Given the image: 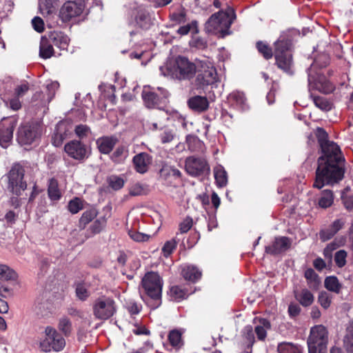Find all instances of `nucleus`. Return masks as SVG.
Here are the masks:
<instances>
[{"label":"nucleus","instance_id":"3c124183","mask_svg":"<svg viewBox=\"0 0 353 353\" xmlns=\"http://www.w3.org/2000/svg\"><path fill=\"white\" fill-rule=\"evenodd\" d=\"M256 48L265 59H269L272 57L273 54L272 49L268 44L262 41H258L256 43Z\"/></svg>","mask_w":353,"mask_h":353},{"label":"nucleus","instance_id":"79ce46f5","mask_svg":"<svg viewBox=\"0 0 353 353\" xmlns=\"http://www.w3.org/2000/svg\"><path fill=\"white\" fill-rule=\"evenodd\" d=\"M168 340L170 345L176 349H179L183 345L181 333L179 330L170 331L168 334Z\"/></svg>","mask_w":353,"mask_h":353},{"label":"nucleus","instance_id":"f8f14e48","mask_svg":"<svg viewBox=\"0 0 353 353\" xmlns=\"http://www.w3.org/2000/svg\"><path fill=\"white\" fill-rule=\"evenodd\" d=\"M185 167L186 172L193 176L201 175L210 170L209 165L204 159L194 157L186 159Z\"/></svg>","mask_w":353,"mask_h":353},{"label":"nucleus","instance_id":"c756f323","mask_svg":"<svg viewBox=\"0 0 353 353\" xmlns=\"http://www.w3.org/2000/svg\"><path fill=\"white\" fill-rule=\"evenodd\" d=\"M345 243V237H341L335 239L334 241L327 244L323 250L324 256L327 259H331L332 257V252L338 248L344 245Z\"/></svg>","mask_w":353,"mask_h":353},{"label":"nucleus","instance_id":"c9c22d12","mask_svg":"<svg viewBox=\"0 0 353 353\" xmlns=\"http://www.w3.org/2000/svg\"><path fill=\"white\" fill-rule=\"evenodd\" d=\"M343 347L347 353H353V323L347 327L343 339Z\"/></svg>","mask_w":353,"mask_h":353},{"label":"nucleus","instance_id":"7ed1b4c3","mask_svg":"<svg viewBox=\"0 0 353 353\" xmlns=\"http://www.w3.org/2000/svg\"><path fill=\"white\" fill-rule=\"evenodd\" d=\"M196 77L195 85L197 88H204L217 81V73L215 68L208 61H197Z\"/></svg>","mask_w":353,"mask_h":353},{"label":"nucleus","instance_id":"1a4fd4ad","mask_svg":"<svg viewBox=\"0 0 353 353\" xmlns=\"http://www.w3.org/2000/svg\"><path fill=\"white\" fill-rule=\"evenodd\" d=\"M25 170L19 163H14L8 172V188L13 194L19 195L27 188V184L23 181Z\"/></svg>","mask_w":353,"mask_h":353},{"label":"nucleus","instance_id":"0eeeda50","mask_svg":"<svg viewBox=\"0 0 353 353\" xmlns=\"http://www.w3.org/2000/svg\"><path fill=\"white\" fill-rule=\"evenodd\" d=\"M142 288L145 294L152 299L159 301L161 297L163 281L158 273L149 272L141 281Z\"/></svg>","mask_w":353,"mask_h":353},{"label":"nucleus","instance_id":"2f4dec72","mask_svg":"<svg viewBox=\"0 0 353 353\" xmlns=\"http://www.w3.org/2000/svg\"><path fill=\"white\" fill-rule=\"evenodd\" d=\"M48 194L52 201H58L61 197V193L59 188L58 181L52 178L48 182Z\"/></svg>","mask_w":353,"mask_h":353},{"label":"nucleus","instance_id":"f704fd0d","mask_svg":"<svg viewBox=\"0 0 353 353\" xmlns=\"http://www.w3.org/2000/svg\"><path fill=\"white\" fill-rule=\"evenodd\" d=\"M277 351L279 353H303V347L287 342L279 343L277 347Z\"/></svg>","mask_w":353,"mask_h":353},{"label":"nucleus","instance_id":"cd10ccee","mask_svg":"<svg viewBox=\"0 0 353 353\" xmlns=\"http://www.w3.org/2000/svg\"><path fill=\"white\" fill-rule=\"evenodd\" d=\"M160 177L164 180L171 178L178 179L181 176V172L175 167L163 163L159 171Z\"/></svg>","mask_w":353,"mask_h":353},{"label":"nucleus","instance_id":"ea45409f","mask_svg":"<svg viewBox=\"0 0 353 353\" xmlns=\"http://www.w3.org/2000/svg\"><path fill=\"white\" fill-rule=\"evenodd\" d=\"M334 201L333 193L331 190H325L321 193V196L319 200V205L322 208L330 207Z\"/></svg>","mask_w":353,"mask_h":353},{"label":"nucleus","instance_id":"8fccbe9b","mask_svg":"<svg viewBox=\"0 0 353 353\" xmlns=\"http://www.w3.org/2000/svg\"><path fill=\"white\" fill-rule=\"evenodd\" d=\"M332 296L327 292H321L318 296V303L324 309H327L332 303Z\"/></svg>","mask_w":353,"mask_h":353},{"label":"nucleus","instance_id":"13d9d810","mask_svg":"<svg viewBox=\"0 0 353 353\" xmlns=\"http://www.w3.org/2000/svg\"><path fill=\"white\" fill-rule=\"evenodd\" d=\"M6 107L10 108L14 111H17L21 108V103L19 98L14 96L13 97L7 100H3Z\"/></svg>","mask_w":353,"mask_h":353},{"label":"nucleus","instance_id":"de8ad7c7","mask_svg":"<svg viewBox=\"0 0 353 353\" xmlns=\"http://www.w3.org/2000/svg\"><path fill=\"white\" fill-rule=\"evenodd\" d=\"M108 184L110 188L114 190H118L122 188L124 185L125 181L121 176L112 175L108 179Z\"/></svg>","mask_w":353,"mask_h":353},{"label":"nucleus","instance_id":"7c9ffc66","mask_svg":"<svg viewBox=\"0 0 353 353\" xmlns=\"http://www.w3.org/2000/svg\"><path fill=\"white\" fill-rule=\"evenodd\" d=\"M214 175L216 183L219 187H224L228 183V174L224 168L218 165L214 168Z\"/></svg>","mask_w":353,"mask_h":353},{"label":"nucleus","instance_id":"2eb2a0df","mask_svg":"<svg viewBox=\"0 0 353 353\" xmlns=\"http://www.w3.org/2000/svg\"><path fill=\"white\" fill-rule=\"evenodd\" d=\"M39 135V127L36 125H24L19 128L17 134L21 144H31Z\"/></svg>","mask_w":353,"mask_h":353},{"label":"nucleus","instance_id":"58836bf2","mask_svg":"<svg viewBox=\"0 0 353 353\" xmlns=\"http://www.w3.org/2000/svg\"><path fill=\"white\" fill-rule=\"evenodd\" d=\"M312 101L318 108L323 111H330L332 108V103L326 98L311 94Z\"/></svg>","mask_w":353,"mask_h":353},{"label":"nucleus","instance_id":"f257e3e1","mask_svg":"<svg viewBox=\"0 0 353 353\" xmlns=\"http://www.w3.org/2000/svg\"><path fill=\"white\" fill-rule=\"evenodd\" d=\"M317 137L323 154L318 159L313 187L321 189L325 185H332L343 179L344 158L339 145L327 140V134L323 128L317 129Z\"/></svg>","mask_w":353,"mask_h":353},{"label":"nucleus","instance_id":"aec40b11","mask_svg":"<svg viewBox=\"0 0 353 353\" xmlns=\"http://www.w3.org/2000/svg\"><path fill=\"white\" fill-rule=\"evenodd\" d=\"M48 39L54 46L59 48L61 50H67L70 39L62 32L53 31L48 34Z\"/></svg>","mask_w":353,"mask_h":353},{"label":"nucleus","instance_id":"39448f33","mask_svg":"<svg viewBox=\"0 0 353 353\" xmlns=\"http://www.w3.org/2000/svg\"><path fill=\"white\" fill-rule=\"evenodd\" d=\"M197 61L192 63L185 57H178L171 71L172 77L180 81L192 79L196 73Z\"/></svg>","mask_w":353,"mask_h":353},{"label":"nucleus","instance_id":"49530a36","mask_svg":"<svg viewBox=\"0 0 353 353\" xmlns=\"http://www.w3.org/2000/svg\"><path fill=\"white\" fill-rule=\"evenodd\" d=\"M170 296L176 301H180L187 296V292L178 285L172 286L170 288Z\"/></svg>","mask_w":353,"mask_h":353},{"label":"nucleus","instance_id":"ddd939ff","mask_svg":"<svg viewBox=\"0 0 353 353\" xmlns=\"http://www.w3.org/2000/svg\"><path fill=\"white\" fill-rule=\"evenodd\" d=\"M308 83L310 89L316 90L323 94H330L335 88L334 85L325 76L322 74H317L316 77L314 78L309 74Z\"/></svg>","mask_w":353,"mask_h":353},{"label":"nucleus","instance_id":"393cba45","mask_svg":"<svg viewBox=\"0 0 353 353\" xmlns=\"http://www.w3.org/2000/svg\"><path fill=\"white\" fill-rule=\"evenodd\" d=\"M54 54L53 43L50 41L48 37H42L39 46L40 57L47 59Z\"/></svg>","mask_w":353,"mask_h":353},{"label":"nucleus","instance_id":"6e6552de","mask_svg":"<svg viewBox=\"0 0 353 353\" xmlns=\"http://www.w3.org/2000/svg\"><path fill=\"white\" fill-rule=\"evenodd\" d=\"M141 97L145 106L148 108H157L163 103L168 97L167 90L158 88L155 91L150 86H144Z\"/></svg>","mask_w":353,"mask_h":353},{"label":"nucleus","instance_id":"20e7f679","mask_svg":"<svg viewBox=\"0 0 353 353\" xmlns=\"http://www.w3.org/2000/svg\"><path fill=\"white\" fill-rule=\"evenodd\" d=\"M274 56L277 66L288 74H293L292 54L289 52V43L284 40H279L274 43Z\"/></svg>","mask_w":353,"mask_h":353},{"label":"nucleus","instance_id":"72a5a7b5","mask_svg":"<svg viewBox=\"0 0 353 353\" xmlns=\"http://www.w3.org/2000/svg\"><path fill=\"white\" fill-rule=\"evenodd\" d=\"M271 324L266 319H261L259 320V325L255 327L254 331L256 334L257 338L259 340H264L267 336V330L270 329Z\"/></svg>","mask_w":353,"mask_h":353},{"label":"nucleus","instance_id":"f03ea898","mask_svg":"<svg viewBox=\"0 0 353 353\" xmlns=\"http://www.w3.org/2000/svg\"><path fill=\"white\" fill-rule=\"evenodd\" d=\"M236 19L234 10L228 6L225 10L213 14L205 24V30L209 33L221 32L223 35L229 34L231 25Z\"/></svg>","mask_w":353,"mask_h":353},{"label":"nucleus","instance_id":"69168bd1","mask_svg":"<svg viewBox=\"0 0 353 353\" xmlns=\"http://www.w3.org/2000/svg\"><path fill=\"white\" fill-rule=\"evenodd\" d=\"M192 223L193 221L192 218L189 216L186 217L179 225L180 232L181 233H186L188 232L192 226Z\"/></svg>","mask_w":353,"mask_h":353},{"label":"nucleus","instance_id":"6ab92c4d","mask_svg":"<svg viewBox=\"0 0 353 353\" xmlns=\"http://www.w3.org/2000/svg\"><path fill=\"white\" fill-rule=\"evenodd\" d=\"M292 241L286 236L276 237L272 244L265 247V252L272 255L279 254L290 248Z\"/></svg>","mask_w":353,"mask_h":353},{"label":"nucleus","instance_id":"412c9836","mask_svg":"<svg viewBox=\"0 0 353 353\" xmlns=\"http://www.w3.org/2000/svg\"><path fill=\"white\" fill-rule=\"evenodd\" d=\"M117 141L114 137H103L97 140V145L101 153L107 154L112 150Z\"/></svg>","mask_w":353,"mask_h":353},{"label":"nucleus","instance_id":"9b49d317","mask_svg":"<svg viewBox=\"0 0 353 353\" xmlns=\"http://www.w3.org/2000/svg\"><path fill=\"white\" fill-rule=\"evenodd\" d=\"M329 336L327 328L323 325L312 327L307 340V347H327Z\"/></svg>","mask_w":353,"mask_h":353},{"label":"nucleus","instance_id":"0e129e2a","mask_svg":"<svg viewBox=\"0 0 353 353\" xmlns=\"http://www.w3.org/2000/svg\"><path fill=\"white\" fill-rule=\"evenodd\" d=\"M74 131L79 138L83 139L87 137L90 132V128L85 125H79L75 127Z\"/></svg>","mask_w":353,"mask_h":353},{"label":"nucleus","instance_id":"bf43d9fd","mask_svg":"<svg viewBox=\"0 0 353 353\" xmlns=\"http://www.w3.org/2000/svg\"><path fill=\"white\" fill-rule=\"evenodd\" d=\"M243 336L248 343L249 347H252L255 341L252 327L250 325L245 326L243 329Z\"/></svg>","mask_w":353,"mask_h":353},{"label":"nucleus","instance_id":"5701e85b","mask_svg":"<svg viewBox=\"0 0 353 353\" xmlns=\"http://www.w3.org/2000/svg\"><path fill=\"white\" fill-rule=\"evenodd\" d=\"M228 99L232 106L240 110L243 111L248 108L247 99L243 92L234 91L229 95Z\"/></svg>","mask_w":353,"mask_h":353},{"label":"nucleus","instance_id":"4be33fe9","mask_svg":"<svg viewBox=\"0 0 353 353\" xmlns=\"http://www.w3.org/2000/svg\"><path fill=\"white\" fill-rule=\"evenodd\" d=\"M188 106L194 111L201 112L205 111L209 106V102L205 97L194 96L188 101Z\"/></svg>","mask_w":353,"mask_h":353},{"label":"nucleus","instance_id":"864d4df0","mask_svg":"<svg viewBox=\"0 0 353 353\" xmlns=\"http://www.w3.org/2000/svg\"><path fill=\"white\" fill-rule=\"evenodd\" d=\"M136 23L141 28H148L149 26L148 14L144 11H139L136 16Z\"/></svg>","mask_w":353,"mask_h":353},{"label":"nucleus","instance_id":"c85d7f7f","mask_svg":"<svg viewBox=\"0 0 353 353\" xmlns=\"http://www.w3.org/2000/svg\"><path fill=\"white\" fill-rule=\"evenodd\" d=\"M305 277L307 279L309 287L314 290H317L321 285V279L318 274L312 268H308L305 272Z\"/></svg>","mask_w":353,"mask_h":353},{"label":"nucleus","instance_id":"e2e57ef3","mask_svg":"<svg viewBox=\"0 0 353 353\" xmlns=\"http://www.w3.org/2000/svg\"><path fill=\"white\" fill-rule=\"evenodd\" d=\"M171 21L175 24H184L187 21L186 14L183 10L179 12H174L170 16Z\"/></svg>","mask_w":353,"mask_h":353},{"label":"nucleus","instance_id":"603ef678","mask_svg":"<svg viewBox=\"0 0 353 353\" xmlns=\"http://www.w3.org/2000/svg\"><path fill=\"white\" fill-rule=\"evenodd\" d=\"M15 272L8 266L0 264V279L3 280H10L14 279Z\"/></svg>","mask_w":353,"mask_h":353},{"label":"nucleus","instance_id":"423d86ee","mask_svg":"<svg viewBox=\"0 0 353 353\" xmlns=\"http://www.w3.org/2000/svg\"><path fill=\"white\" fill-rule=\"evenodd\" d=\"M117 312L115 301L110 297L102 296L96 299L92 304L93 315L99 320H108Z\"/></svg>","mask_w":353,"mask_h":353},{"label":"nucleus","instance_id":"052dcab7","mask_svg":"<svg viewBox=\"0 0 353 353\" xmlns=\"http://www.w3.org/2000/svg\"><path fill=\"white\" fill-rule=\"evenodd\" d=\"M176 245L177 243L174 239H171L165 242L162 248V252L163 253L164 256H169L176 248Z\"/></svg>","mask_w":353,"mask_h":353},{"label":"nucleus","instance_id":"6e6d98bb","mask_svg":"<svg viewBox=\"0 0 353 353\" xmlns=\"http://www.w3.org/2000/svg\"><path fill=\"white\" fill-rule=\"evenodd\" d=\"M68 208L71 213L77 214L83 209V201L79 198L76 197L70 201Z\"/></svg>","mask_w":353,"mask_h":353},{"label":"nucleus","instance_id":"bb28decb","mask_svg":"<svg viewBox=\"0 0 353 353\" xmlns=\"http://www.w3.org/2000/svg\"><path fill=\"white\" fill-rule=\"evenodd\" d=\"M181 274L185 280L195 282L201 278V272L196 266L188 265L182 268Z\"/></svg>","mask_w":353,"mask_h":353},{"label":"nucleus","instance_id":"9d476101","mask_svg":"<svg viewBox=\"0 0 353 353\" xmlns=\"http://www.w3.org/2000/svg\"><path fill=\"white\" fill-rule=\"evenodd\" d=\"M46 339L41 342V347L45 352L53 350L56 352L61 351L65 345V341L55 329L48 326L45 330Z\"/></svg>","mask_w":353,"mask_h":353},{"label":"nucleus","instance_id":"37998d69","mask_svg":"<svg viewBox=\"0 0 353 353\" xmlns=\"http://www.w3.org/2000/svg\"><path fill=\"white\" fill-rule=\"evenodd\" d=\"M58 329L65 335L69 336L72 330V322L67 316H62L59 320Z\"/></svg>","mask_w":353,"mask_h":353},{"label":"nucleus","instance_id":"680f3d73","mask_svg":"<svg viewBox=\"0 0 353 353\" xmlns=\"http://www.w3.org/2000/svg\"><path fill=\"white\" fill-rule=\"evenodd\" d=\"M128 234L130 238L137 242H145L148 241L150 236L135 230H130Z\"/></svg>","mask_w":353,"mask_h":353},{"label":"nucleus","instance_id":"473e14b6","mask_svg":"<svg viewBox=\"0 0 353 353\" xmlns=\"http://www.w3.org/2000/svg\"><path fill=\"white\" fill-rule=\"evenodd\" d=\"M97 214L98 212L94 208L85 211L79 221V228L80 230H84L85 226L97 216Z\"/></svg>","mask_w":353,"mask_h":353},{"label":"nucleus","instance_id":"a211bd4d","mask_svg":"<svg viewBox=\"0 0 353 353\" xmlns=\"http://www.w3.org/2000/svg\"><path fill=\"white\" fill-rule=\"evenodd\" d=\"M83 12V6L81 3L74 1L65 2L61 8L60 16L63 21H70Z\"/></svg>","mask_w":353,"mask_h":353},{"label":"nucleus","instance_id":"4c0bfd02","mask_svg":"<svg viewBox=\"0 0 353 353\" xmlns=\"http://www.w3.org/2000/svg\"><path fill=\"white\" fill-rule=\"evenodd\" d=\"M325 288L331 292L339 294L341 289V285L340 284L337 277L334 276H330L326 277L324 281Z\"/></svg>","mask_w":353,"mask_h":353},{"label":"nucleus","instance_id":"a878e982","mask_svg":"<svg viewBox=\"0 0 353 353\" xmlns=\"http://www.w3.org/2000/svg\"><path fill=\"white\" fill-rule=\"evenodd\" d=\"M50 303L47 300L37 299L33 306V312L39 317L47 316L50 313Z\"/></svg>","mask_w":353,"mask_h":353},{"label":"nucleus","instance_id":"4468645a","mask_svg":"<svg viewBox=\"0 0 353 353\" xmlns=\"http://www.w3.org/2000/svg\"><path fill=\"white\" fill-rule=\"evenodd\" d=\"M16 122L13 119H3L0 122V145L8 148L13 136Z\"/></svg>","mask_w":353,"mask_h":353},{"label":"nucleus","instance_id":"e433bc0d","mask_svg":"<svg viewBox=\"0 0 353 353\" xmlns=\"http://www.w3.org/2000/svg\"><path fill=\"white\" fill-rule=\"evenodd\" d=\"M75 293L77 298L82 301H86L90 296L89 285L85 283H77L75 288Z\"/></svg>","mask_w":353,"mask_h":353},{"label":"nucleus","instance_id":"dca6fc26","mask_svg":"<svg viewBox=\"0 0 353 353\" xmlns=\"http://www.w3.org/2000/svg\"><path fill=\"white\" fill-rule=\"evenodd\" d=\"M152 161V157L145 152H140L132 158L133 168L137 172L141 174H144L149 171Z\"/></svg>","mask_w":353,"mask_h":353},{"label":"nucleus","instance_id":"b1692460","mask_svg":"<svg viewBox=\"0 0 353 353\" xmlns=\"http://www.w3.org/2000/svg\"><path fill=\"white\" fill-rule=\"evenodd\" d=\"M294 297L303 307L311 305L314 300L313 294L307 288L302 289L299 292L294 291Z\"/></svg>","mask_w":353,"mask_h":353},{"label":"nucleus","instance_id":"a18cd8bd","mask_svg":"<svg viewBox=\"0 0 353 353\" xmlns=\"http://www.w3.org/2000/svg\"><path fill=\"white\" fill-rule=\"evenodd\" d=\"M128 156V150L123 146L118 147L111 155V159L117 163H122Z\"/></svg>","mask_w":353,"mask_h":353},{"label":"nucleus","instance_id":"a19ab883","mask_svg":"<svg viewBox=\"0 0 353 353\" xmlns=\"http://www.w3.org/2000/svg\"><path fill=\"white\" fill-rule=\"evenodd\" d=\"M176 32L180 35H186L189 32L197 34L199 32L198 23L196 21H192L191 23L181 26L177 30Z\"/></svg>","mask_w":353,"mask_h":353},{"label":"nucleus","instance_id":"338daca9","mask_svg":"<svg viewBox=\"0 0 353 353\" xmlns=\"http://www.w3.org/2000/svg\"><path fill=\"white\" fill-rule=\"evenodd\" d=\"M335 232L330 228L323 230L320 232L319 236L322 241H326L332 239L334 235Z\"/></svg>","mask_w":353,"mask_h":353},{"label":"nucleus","instance_id":"5fc2aeb1","mask_svg":"<svg viewBox=\"0 0 353 353\" xmlns=\"http://www.w3.org/2000/svg\"><path fill=\"white\" fill-rule=\"evenodd\" d=\"M64 125L65 123L63 122H60L57 125L58 132L55 133L52 139V143L56 147L60 146L65 138V136L60 132L61 130L63 128Z\"/></svg>","mask_w":353,"mask_h":353},{"label":"nucleus","instance_id":"09e8293b","mask_svg":"<svg viewBox=\"0 0 353 353\" xmlns=\"http://www.w3.org/2000/svg\"><path fill=\"white\" fill-rule=\"evenodd\" d=\"M59 84L57 81L51 82L50 83L47 85V87H46L47 90H48L47 97H46V100H44L42 102V104H47L50 102V101L54 97L55 92L57 90V89L59 88Z\"/></svg>","mask_w":353,"mask_h":353},{"label":"nucleus","instance_id":"f3484780","mask_svg":"<svg viewBox=\"0 0 353 353\" xmlns=\"http://www.w3.org/2000/svg\"><path fill=\"white\" fill-rule=\"evenodd\" d=\"M64 150L70 157L75 160L83 161L88 157L85 145L79 141L68 142L65 145Z\"/></svg>","mask_w":353,"mask_h":353},{"label":"nucleus","instance_id":"774afa93","mask_svg":"<svg viewBox=\"0 0 353 353\" xmlns=\"http://www.w3.org/2000/svg\"><path fill=\"white\" fill-rule=\"evenodd\" d=\"M32 26H33V28L34 29L38 32H41L43 31L44 30V27H43V20L39 17H35L32 19Z\"/></svg>","mask_w":353,"mask_h":353},{"label":"nucleus","instance_id":"4d7b16f0","mask_svg":"<svg viewBox=\"0 0 353 353\" xmlns=\"http://www.w3.org/2000/svg\"><path fill=\"white\" fill-rule=\"evenodd\" d=\"M347 253L344 250L337 251L334 255V261L339 268H343L346 264Z\"/></svg>","mask_w":353,"mask_h":353},{"label":"nucleus","instance_id":"c03bdc74","mask_svg":"<svg viewBox=\"0 0 353 353\" xmlns=\"http://www.w3.org/2000/svg\"><path fill=\"white\" fill-rule=\"evenodd\" d=\"M106 220L103 217L96 219L90 227V234L88 235L86 238H89L92 235L99 234L105 226Z\"/></svg>","mask_w":353,"mask_h":353}]
</instances>
